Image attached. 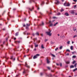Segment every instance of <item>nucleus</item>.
<instances>
[{
	"label": "nucleus",
	"mask_w": 77,
	"mask_h": 77,
	"mask_svg": "<svg viewBox=\"0 0 77 77\" xmlns=\"http://www.w3.org/2000/svg\"><path fill=\"white\" fill-rule=\"evenodd\" d=\"M49 32H46V33H47L48 35L50 36H51V35H52V33H51V31H50V29H49Z\"/></svg>",
	"instance_id": "obj_1"
},
{
	"label": "nucleus",
	"mask_w": 77,
	"mask_h": 77,
	"mask_svg": "<svg viewBox=\"0 0 77 77\" xmlns=\"http://www.w3.org/2000/svg\"><path fill=\"white\" fill-rule=\"evenodd\" d=\"M64 6H70V4L66 2L64 4Z\"/></svg>",
	"instance_id": "obj_2"
},
{
	"label": "nucleus",
	"mask_w": 77,
	"mask_h": 77,
	"mask_svg": "<svg viewBox=\"0 0 77 77\" xmlns=\"http://www.w3.org/2000/svg\"><path fill=\"white\" fill-rule=\"evenodd\" d=\"M40 56V55H39V54H37L36 55L34 56L33 59H36V58H37V57H38V56Z\"/></svg>",
	"instance_id": "obj_3"
},
{
	"label": "nucleus",
	"mask_w": 77,
	"mask_h": 77,
	"mask_svg": "<svg viewBox=\"0 0 77 77\" xmlns=\"http://www.w3.org/2000/svg\"><path fill=\"white\" fill-rule=\"evenodd\" d=\"M47 63H50V60L48 59L47 57Z\"/></svg>",
	"instance_id": "obj_4"
},
{
	"label": "nucleus",
	"mask_w": 77,
	"mask_h": 77,
	"mask_svg": "<svg viewBox=\"0 0 77 77\" xmlns=\"http://www.w3.org/2000/svg\"><path fill=\"white\" fill-rule=\"evenodd\" d=\"M25 66L27 67V68H30V66L28 65L27 63V62H25Z\"/></svg>",
	"instance_id": "obj_5"
},
{
	"label": "nucleus",
	"mask_w": 77,
	"mask_h": 77,
	"mask_svg": "<svg viewBox=\"0 0 77 77\" xmlns=\"http://www.w3.org/2000/svg\"><path fill=\"white\" fill-rule=\"evenodd\" d=\"M74 12H75V10H72L69 11V12L70 14H74Z\"/></svg>",
	"instance_id": "obj_6"
},
{
	"label": "nucleus",
	"mask_w": 77,
	"mask_h": 77,
	"mask_svg": "<svg viewBox=\"0 0 77 77\" xmlns=\"http://www.w3.org/2000/svg\"><path fill=\"white\" fill-rule=\"evenodd\" d=\"M34 9V7H32V8H29V14H30V11H32V10Z\"/></svg>",
	"instance_id": "obj_7"
},
{
	"label": "nucleus",
	"mask_w": 77,
	"mask_h": 77,
	"mask_svg": "<svg viewBox=\"0 0 77 77\" xmlns=\"http://www.w3.org/2000/svg\"><path fill=\"white\" fill-rule=\"evenodd\" d=\"M55 0L56 1V2H55V3L56 4V5H59V4L60 3V2H59V1H58V0Z\"/></svg>",
	"instance_id": "obj_8"
},
{
	"label": "nucleus",
	"mask_w": 77,
	"mask_h": 77,
	"mask_svg": "<svg viewBox=\"0 0 77 77\" xmlns=\"http://www.w3.org/2000/svg\"><path fill=\"white\" fill-rule=\"evenodd\" d=\"M49 23L50 24V26H53V23H51V21H49Z\"/></svg>",
	"instance_id": "obj_9"
},
{
	"label": "nucleus",
	"mask_w": 77,
	"mask_h": 77,
	"mask_svg": "<svg viewBox=\"0 0 77 77\" xmlns=\"http://www.w3.org/2000/svg\"><path fill=\"white\" fill-rule=\"evenodd\" d=\"M14 42L16 44H18V43H20V41H15Z\"/></svg>",
	"instance_id": "obj_10"
},
{
	"label": "nucleus",
	"mask_w": 77,
	"mask_h": 77,
	"mask_svg": "<svg viewBox=\"0 0 77 77\" xmlns=\"http://www.w3.org/2000/svg\"><path fill=\"white\" fill-rule=\"evenodd\" d=\"M30 23H29V24L27 23L26 24V26H27V27H29V26H30Z\"/></svg>",
	"instance_id": "obj_11"
},
{
	"label": "nucleus",
	"mask_w": 77,
	"mask_h": 77,
	"mask_svg": "<svg viewBox=\"0 0 77 77\" xmlns=\"http://www.w3.org/2000/svg\"><path fill=\"white\" fill-rule=\"evenodd\" d=\"M65 14L66 16H69V14H68L67 13H65Z\"/></svg>",
	"instance_id": "obj_12"
},
{
	"label": "nucleus",
	"mask_w": 77,
	"mask_h": 77,
	"mask_svg": "<svg viewBox=\"0 0 77 77\" xmlns=\"http://www.w3.org/2000/svg\"><path fill=\"white\" fill-rule=\"evenodd\" d=\"M70 49L71 50H73V46H72L70 47Z\"/></svg>",
	"instance_id": "obj_13"
},
{
	"label": "nucleus",
	"mask_w": 77,
	"mask_h": 77,
	"mask_svg": "<svg viewBox=\"0 0 77 77\" xmlns=\"http://www.w3.org/2000/svg\"><path fill=\"white\" fill-rule=\"evenodd\" d=\"M41 48H42L43 49L44 48V45H42Z\"/></svg>",
	"instance_id": "obj_14"
},
{
	"label": "nucleus",
	"mask_w": 77,
	"mask_h": 77,
	"mask_svg": "<svg viewBox=\"0 0 77 77\" xmlns=\"http://www.w3.org/2000/svg\"><path fill=\"white\" fill-rule=\"evenodd\" d=\"M31 1L33 2L34 3H35V1H34V0H30V1L29 2L30 3H31Z\"/></svg>",
	"instance_id": "obj_15"
},
{
	"label": "nucleus",
	"mask_w": 77,
	"mask_h": 77,
	"mask_svg": "<svg viewBox=\"0 0 77 77\" xmlns=\"http://www.w3.org/2000/svg\"><path fill=\"white\" fill-rule=\"evenodd\" d=\"M66 63L67 64H69V61H67L66 62Z\"/></svg>",
	"instance_id": "obj_16"
},
{
	"label": "nucleus",
	"mask_w": 77,
	"mask_h": 77,
	"mask_svg": "<svg viewBox=\"0 0 77 77\" xmlns=\"http://www.w3.org/2000/svg\"><path fill=\"white\" fill-rule=\"evenodd\" d=\"M44 23L43 22H42V24L40 25V26H44Z\"/></svg>",
	"instance_id": "obj_17"
},
{
	"label": "nucleus",
	"mask_w": 77,
	"mask_h": 77,
	"mask_svg": "<svg viewBox=\"0 0 77 77\" xmlns=\"http://www.w3.org/2000/svg\"><path fill=\"white\" fill-rule=\"evenodd\" d=\"M73 30H74V31H75L76 30V27L73 28Z\"/></svg>",
	"instance_id": "obj_18"
},
{
	"label": "nucleus",
	"mask_w": 77,
	"mask_h": 77,
	"mask_svg": "<svg viewBox=\"0 0 77 77\" xmlns=\"http://www.w3.org/2000/svg\"><path fill=\"white\" fill-rule=\"evenodd\" d=\"M74 66L73 65H71L70 66V68H74Z\"/></svg>",
	"instance_id": "obj_19"
},
{
	"label": "nucleus",
	"mask_w": 77,
	"mask_h": 77,
	"mask_svg": "<svg viewBox=\"0 0 77 77\" xmlns=\"http://www.w3.org/2000/svg\"><path fill=\"white\" fill-rule=\"evenodd\" d=\"M51 55L53 56V57H56V56L53 54H51Z\"/></svg>",
	"instance_id": "obj_20"
},
{
	"label": "nucleus",
	"mask_w": 77,
	"mask_h": 77,
	"mask_svg": "<svg viewBox=\"0 0 77 77\" xmlns=\"http://www.w3.org/2000/svg\"><path fill=\"white\" fill-rule=\"evenodd\" d=\"M67 44H70V41H68V42H67Z\"/></svg>",
	"instance_id": "obj_21"
},
{
	"label": "nucleus",
	"mask_w": 77,
	"mask_h": 77,
	"mask_svg": "<svg viewBox=\"0 0 77 77\" xmlns=\"http://www.w3.org/2000/svg\"><path fill=\"white\" fill-rule=\"evenodd\" d=\"M76 57V56H75V55H74V56H73V57H72V58H75Z\"/></svg>",
	"instance_id": "obj_22"
},
{
	"label": "nucleus",
	"mask_w": 77,
	"mask_h": 77,
	"mask_svg": "<svg viewBox=\"0 0 77 77\" xmlns=\"http://www.w3.org/2000/svg\"><path fill=\"white\" fill-rule=\"evenodd\" d=\"M44 2H43L42 3H41V5H44Z\"/></svg>",
	"instance_id": "obj_23"
},
{
	"label": "nucleus",
	"mask_w": 77,
	"mask_h": 77,
	"mask_svg": "<svg viewBox=\"0 0 77 77\" xmlns=\"http://www.w3.org/2000/svg\"><path fill=\"white\" fill-rule=\"evenodd\" d=\"M58 24V23L57 22L55 24H54V26H56V25H57V24Z\"/></svg>",
	"instance_id": "obj_24"
},
{
	"label": "nucleus",
	"mask_w": 77,
	"mask_h": 77,
	"mask_svg": "<svg viewBox=\"0 0 77 77\" xmlns=\"http://www.w3.org/2000/svg\"><path fill=\"white\" fill-rule=\"evenodd\" d=\"M35 47H38V45H35Z\"/></svg>",
	"instance_id": "obj_25"
},
{
	"label": "nucleus",
	"mask_w": 77,
	"mask_h": 77,
	"mask_svg": "<svg viewBox=\"0 0 77 77\" xmlns=\"http://www.w3.org/2000/svg\"><path fill=\"white\" fill-rule=\"evenodd\" d=\"M77 70V68H75V69H74L73 70V72H74L75 71Z\"/></svg>",
	"instance_id": "obj_26"
},
{
	"label": "nucleus",
	"mask_w": 77,
	"mask_h": 77,
	"mask_svg": "<svg viewBox=\"0 0 77 77\" xmlns=\"http://www.w3.org/2000/svg\"><path fill=\"white\" fill-rule=\"evenodd\" d=\"M26 30H29V27L26 26Z\"/></svg>",
	"instance_id": "obj_27"
},
{
	"label": "nucleus",
	"mask_w": 77,
	"mask_h": 77,
	"mask_svg": "<svg viewBox=\"0 0 77 77\" xmlns=\"http://www.w3.org/2000/svg\"><path fill=\"white\" fill-rule=\"evenodd\" d=\"M18 32H17L16 34V36H18Z\"/></svg>",
	"instance_id": "obj_28"
},
{
	"label": "nucleus",
	"mask_w": 77,
	"mask_h": 77,
	"mask_svg": "<svg viewBox=\"0 0 77 77\" xmlns=\"http://www.w3.org/2000/svg\"><path fill=\"white\" fill-rule=\"evenodd\" d=\"M72 54H74V53H76V52L74 51L73 52H72Z\"/></svg>",
	"instance_id": "obj_29"
},
{
	"label": "nucleus",
	"mask_w": 77,
	"mask_h": 77,
	"mask_svg": "<svg viewBox=\"0 0 77 77\" xmlns=\"http://www.w3.org/2000/svg\"><path fill=\"white\" fill-rule=\"evenodd\" d=\"M62 46H61L60 47V50L62 49Z\"/></svg>",
	"instance_id": "obj_30"
},
{
	"label": "nucleus",
	"mask_w": 77,
	"mask_h": 77,
	"mask_svg": "<svg viewBox=\"0 0 77 77\" xmlns=\"http://www.w3.org/2000/svg\"><path fill=\"white\" fill-rule=\"evenodd\" d=\"M75 62H76V61H73V62L72 63L73 64H74V63H75Z\"/></svg>",
	"instance_id": "obj_31"
},
{
	"label": "nucleus",
	"mask_w": 77,
	"mask_h": 77,
	"mask_svg": "<svg viewBox=\"0 0 77 77\" xmlns=\"http://www.w3.org/2000/svg\"><path fill=\"white\" fill-rule=\"evenodd\" d=\"M36 35H39V33H38V32H37V33H36Z\"/></svg>",
	"instance_id": "obj_32"
},
{
	"label": "nucleus",
	"mask_w": 77,
	"mask_h": 77,
	"mask_svg": "<svg viewBox=\"0 0 77 77\" xmlns=\"http://www.w3.org/2000/svg\"><path fill=\"white\" fill-rule=\"evenodd\" d=\"M77 37V35H75L73 37V38H75V37Z\"/></svg>",
	"instance_id": "obj_33"
},
{
	"label": "nucleus",
	"mask_w": 77,
	"mask_h": 77,
	"mask_svg": "<svg viewBox=\"0 0 77 77\" xmlns=\"http://www.w3.org/2000/svg\"><path fill=\"white\" fill-rule=\"evenodd\" d=\"M48 41V39H45V42H47V41Z\"/></svg>",
	"instance_id": "obj_34"
},
{
	"label": "nucleus",
	"mask_w": 77,
	"mask_h": 77,
	"mask_svg": "<svg viewBox=\"0 0 77 77\" xmlns=\"http://www.w3.org/2000/svg\"><path fill=\"white\" fill-rule=\"evenodd\" d=\"M66 51H69V52H70V51L69 49H67L66 50Z\"/></svg>",
	"instance_id": "obj_35"
},
{
	"label": "nucleus",
	"mask_w": 77,
	"mask_h": 77,
	"mask_svg": "<svg viewBox=\"0 0 77 77\" xmlns=\"http://www.w3.org/2000/svg\"><path fill=\"white\" fill-rule=\"evenodd\" d=\"M63 9H62L60 11L61 12H63Z\"/></svg>",
	"instance_id": "obj_36"
},
{
	"label": "nucleus",
	"mask_w": 77,
	"mask_h": 77,
	"mask_svg": "<svg viewBox=\"0 0 77 77\" xmlns=\"http://www.w3.org/2000/svg\"><path fill=\"white\" fill-rule=\"evenodd\" d=\"M13 59V56L11 57L10 59Z\"/></svg>",
	"instance_id": "obj_37"
},
{
	"label": "nucleus",
	"mask_w": 77,
	"mask_h": 77,
	"mask_svg": "<svg viewBox=\"0 0 77 77\" xmlns=\"http://www.w3.org/2000/svg\"><path fill=\"white\" fill-rule=\"evenodd\" d=\"M47 68H48V69H49V70L50 69H51L50 67H47Z\"/></svg>",
	"instance_id": "obj_38"
},
{
	"label": "nucleus",
	"mask_w": 77,
	"mask_h": 77,
	"mask_svg": "<svg viewBox=\"0 0 77 77\" xmlns=\"http://www.w3.org/2000/svg\"><path fill=\"white\" fill-rule=\"evenodd\" d=\"M58 50V48H56V49H55V51H57Z\"/></svg>",
	"instance_id": "obj_39"
},
{
	"label": "nucleus",
	"mask_w": 77,
	"mask_h": 77,
	"mask_svg": "<svg viewBox=\"0 0 77 77\" xmlns=\"http://www.w3.org/2000/svg\"><path fill=\"white\" fill-rule=\"evenodd\" d=\"M23 74H26V71H24L23 72Z\"/></svg>",
	"instance_id": "obj_40"
},
{
	"label": "nucleus",
	"mask_w": 77,
	"mask_h": 77,
	"mask_svg": "<svg viewBox=\"0 0 77 77\" xmlns=\"http://www.w3.org/2000/svg\"><path fill=\"white\" fill-rule=\"evenodd\" d=\"M73 2H77V0H73Z\"/></svg>",
	"instance_id": "obj_41"
},
{
	"label": "nucleus",
	"mask_w": 77,
	"mask_h": 77,
	"mask_svg": "<svg viewBox=\"0 0 77 77\" xmlns=\"http://www.w3.org/2000/svg\"><path fill=\"white\" fill-rule=\"evenodd\" d=\"M60 66H62V63H60Z\"/></svg>",
	"instance_id": "obj_42"
},
{
	"label": "nucleus",
	"mask_w": 77,
	"mask_h": 77,
	"mask_svg": "<svg viewBox=\"0 0 77 77\" xmlns=\"http://www.w3.org/2000/svg\"><path fill=\"white\" fill-rule=\"evenodd\" d=\"M40 75H43V73H41Z\"/></svg>",
	"instance_id": "obj_43"
},
{
	"label": "nucleus",
	"mask_w": 77,
	"mask_h": 77,
	"mask_svg": "<svg viewBox=\"0 0 77 77\" xmlns=\"http://www.w3.org/2000/svg\"><path fill=\"white\" fill-rule=\"evenodd\" d=\"M76 65H77V63H75V64L74 65L75 68H76Z\"/></svg>",
	"instance_id": "obj_44"
},
{
	"label": "nucleus",
	"mask_w": 77,
	"mask_h": 77,
	"mask_svg": "<svg viewBox=\"0 0 77 77\" xmlns=\"http://www.w3.org/2000/svg\"><path fill=\"white\" fill-rule=\"evenodd\" d=\"M18 66H20L21 65V64H18Z\"/></svg>",
	"instance_id": "obj_45"
},
{
	"label": "nucleus",
	"mask_w": 77,
	"mask_h": 77,
	"mask_svg": "<svg viewBox=\"0 0 77 77\" xmlns=\"http://www.w3.org/2000/svg\"><path fill=\"white\" fill-rule=\"evenodd\" d=\"M56 65H57V66H59V64L57 63H56Z\"/></svg>",
	"instance_id": "obj_46"
},
{
	"label": "nucleus",
	"mask_w": 77,
	"mask_h": 77,
	"mask_svg": "<svg viewBox=\"0 0 77 77\" xmlns=\"http://www.w3.org/2000/svg\"><path fill=\"white\" fill-rule=\"evenodd\" d=\"M2 30H6V29H5V28H4V29H2Z\"/></svg>",
	"instance_id": "obj_47"
},
{
	"label": "nucleus",
	"mask_w": 77,
	"mask_h": 77,
	"mask_svg": "<svg viewBox=\"0 0 77 77\" xmlns=\"http://www.w3.org/2000/svg\"><path fill=\"white\" fill-rule=\"evenodd\" d=\"M41 42V41H40V40H39L38 41V43H39V42Z\"/></svg>",
	"instance_id": "obj_48"
},
{
	"label": "nucleus",
	"mask_w": 77,
	"mask_h": 77,
	"mask_svg": "<svg viewBox=\"0 0 77 77\" xmlns=\"http://www.w3.org/2000/svg\"><path fill=\"white\" fill-rule=\"evenodd\" d=\"M77 6L76 5H75V6H74V8H76V7Z\"/></svg>",
	"instance_id": "obj_49"
},
{
	"label": "nucleus",
	"mask_w": 77,
	"mask_h": 77,
	"mask_svg": "<svg viewBox=\"0 0 77 77\" xmlns=\"http://www.w3.org/2000/svg\"><path fill=\"white\" fill-rule=\"evenodd\" d=\"M53 18L55 19V18H56V17H53Z\"/></svg>",
	"instance_id": "obj_50"
},
{
	"label": "nucleus",
	"mask_w": 77,
	"mask_h": 77,
	"mask_svg": "<svg viewBox=\"0 0 77 77\" xmlns=\"http://www.w3.org/2000/svg\"><path fill=\"white\" fill-rule=\"evenodd\" d=\"M18 77V75H16V76L15 77Z\"/></svg>",
	"instance_id": "obj_51"
},
{
	"label": "nucleus",
	"mask_w": 77,
	"mask_h": 77,
	"mask_svg": "<svg viewBox=\"0 0 77 77\" xmlns=\"http://www.w3.org/2000/svg\"><path fill=\"white\" fill-rule=\"evenodd\" d=\"M34 51H36V48H35L34 49Z\"/></svg>",
	"instance_id": "obj_52"
},
{
	"label": "nucleus",
	"mask_w": 77,
	"mask_h": 77,
	"mask_svg": "<svg viewBox=\"0 0 77 77\" xmlns=\"http://www.w3.org/2000/svg\"><path fill=\"white\" fill-rule=\"evenodd\" d=\"M40 35H41V36H43V34H41Z\"/></svg>",
	"instance_id": "obj_53"
},
{
	"label": "nucleus",
	"mask_w": 77,
	"mask_h": 77,
	"mask_svg": "<svg viewBox=\"0 0 77 77\" xmlns=\"http://www.w3.org/2000/svg\"><path fill=\"white\" fill-rule=\"evenodd\" d=\"M6 11H5L3 13V14H4L5 13V12Z\"/></svg>",
	"instance_id": "obj_54"
},
{
	"label": "nucleus",
	"mask_w": 77,
	"mask_h": 77,
	"mask_svg": "<svg viewBox=\"0 0 77 77\" xmlns=\"http://www.w3.org/2000/svg\"><path fill=\"white\" fill-rule=\"evenodd\" d=\"M51 72H54V70H51Z\"/></svg>",
	"instance_id": "obj_55"
},
{
	"label": "nucleus",
	"mask_w": 77,
	"mask_h": 77,
	"mask_svg": "<svg viewBox=\"0 0 77 77\" xmlns=\"http://www.w3.org/2000/svg\"><path fill=\"white\" fill-rule=\"evenodd\" d=\"M60 13H59L58 14V15H60Z\"/></svg>",
	"instance_id": "obj_56"
},
{
	"label": "nucleus",
	"mask_w": 77,
	"mask_h": 77,
	"mask_svg": "<svg viewBox=\"0 0 77 77\" xmlns=\"http://www.w3.org/2000/svg\"><path fill=\"white\" fill-rule=\"evenodd\" d=\"M66 55H67V56L69 55V54L68 53L67 54H66Z\"/></svg>",
	"instance_id": "obj_57"
},
{
	"label": "nucleus",
	"mask_w": 77,
	"mask_h": 77,
	"mask_svg": "<svg viewBox=\"0 0 77 77\" xmlns=\"http://www.w3.org/2000/svg\"><path fill=\"white\" fill-rule=\"evenodd\" d=\"M25 26H26V25H23V27H25Z\"/></svg>",
	"instance_id": "obj_58"
},
{
	"label": "nucleus",
	"mask_w": 77,
	"mask_h": 77,
	"mask_svg": "<svg viewBox=\"0 0 77 77\" xmlns=\"http://www.w3.org/2000/svg\"><path fill=\"white\" fill-rule=\"evenodd\" d=\"M5 58L6 59H8V58H7V57H5Z\"/></svg>",
	"instance_id": "obj_59"
},
{
	"label": "nucleus",
	"mask_w": 77,
	"mask_h": 77,
	"mask_svg": "<svg viewBox=\"0 0 77 77\" xmlns=\"http://www.w3.org/2000/svg\"><path fill=\"white\" fill-rule=\"evenodd\" d=\"M15 60V58H14V60Z\"/></svg>",
	"instance_id": "obj_60"
},
{
	"label": "nucleus",
	"mask_w": 77,
	"mask_h": 77,
	"mask_svg": "<svg viewBox=\"0 0 77 77\" xmlns=\"http://www.w3.org/2000/svg\"><path fill=\"white\" fill-rule=\"evenodd\" d=\"M30 33H27V35H29Z\"/></svg>",
	"instance_id": "obj_61"
},
{
	"label": "nucleus",
	"mask_w": 77,
	"mask_h": 77,
	"mask_svg": "<svg viewBox=\"0 0 77 77\" xmlns=\"http://www.w3.org/2000/svg\"><path fill=\"white\" fill-rule=\"evenodd\" d=\"M74 43V42H72V44H73Z\"/></svg>",
	"instance_id": "obj_62"
},
{
	"label": "nucleus",
	"mask_w": 77,
	"mask_h": 77,
	"mask_svg": "<svg viewBox=\"0 0 77 77\" xmlns=\"http://www.w3.org/2000/svg\"><path fill=\"white\" fill-rule=\"evenodd\" d=\"M16 39V38H14V40H15Z\"/></svg>",
	"instance_id": "obj_63"
},
{
	"label": "nucleus",
	"mask_w": 77,
	"mask_h": 77,
	"mask_svg": "<svg viewBox=\"0 0 77 77\" xmlns=\"http://www.w3.org/2000/svg\"><path fill=\"white\" fill-rule=\"evenodd\" d=\"M7 20H9V19H8V18H7Z\"/></svg>",
	"instance_id": "obj_64"
}]
</instances>
